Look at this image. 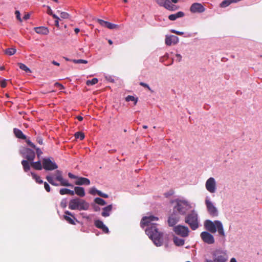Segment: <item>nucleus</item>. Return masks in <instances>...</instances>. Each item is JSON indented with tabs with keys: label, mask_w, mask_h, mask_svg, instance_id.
<instances>
[{
	"label": "nucleus",
	"mask_w": 262,
	"mask_h": 262,
	"mask_svg": "<svg viewBox=\"0 0 262 262\" xmlns=\"http://www.w3.org/2000/svg\"><path fill=\"white\" fill-rule=\"evenodd\" d=\"M57 165H43V168L46 170H52L57 168Z\"/></svg>",
	"instance_id": "b1692460"
},
{
	"label": "nucleus",
	"mask_w": 262,
	"mask_h": 262,
	"mask_svg": "<svg viewBox=\"0 0 262 262\" xmlns=\"http://www.w3.org/2000/svg\"><path fill=\"white\" fill-rule=\"evenodd\" d=\"M99 190H97L95 188H92L91 189L90 191V193L92 195H95L96 194H98V191Z\"/></svg>",
	"instance_id": "de8ad7c7"
},
{
	"label": "nucleus",
	"mask_w": 262,
	"mask_h": 262,
	"mask_svg": "<svg viewBox=\"0 0 262 262\" xmlns=\"http://www.w3.org/2000/svg\"><path fill=\"white\" fill-rule=\"evenodd\" d=\"M29 17H30V14L29 13H27V14H25V15L23 17V19L24 20H27V19H29Z\"/></svg>",
	"instance_id": "0e129e2a"
},
{
	"label": "nucleus",
	"mask_w": 262,
	"mask_h": 262,
	"mask_svg": "<svg viewBox=\"0 0 262 262\" xmlns=\"http://www.w3.org/2000/svg\"><path fill=\"white\" fill-rule=\"evenodd\" d=\"M72 61L75 63H88V61L84 59H73Z\"/></svg>",
	"instance_id": "c9c22d12"
},
{
	"label": "nucleus",
	"mask_w": 262,
	"mask_h": 262,
	"mask_svg": "<svg viewBox=\"0 0 262 262\" xmlns=\"http://www.w3.org/2000/svg\"><path fill=\"white\" fill-rule=\"evenodd\" d=\"M47 180L52 185L54 186H57L58 185L54 182L53 179L52 177L50 176H47L46 177Z\"/></svg>",
	"instance_id": "e433bc0d"
},
{
	"label": "nucleus",
	"mask_w": 262,
	"mask_h": 262,
	"mask_svg": "<svg viewBox=\"0 0 262 262\" xmlns=\"http://www.w3.org/2000/svg\"><path fill=\"white\" fill-rule=\"evenodd\" d=\"M89 204L83 200L76 198L70 201L69 208L71 210H87Z\"/></svg>",
	"instance_id": "20e7f679"
},
{
	"label": "nucleus",
	"mask_w": 262,
	"mask_h": 262,
	"mask_svg": "<svg viewBox=\"0 0 262 262\" xmlns=\"http://www.w3.org/2000/svg\"><path fill=\"white\" fill-rule=\"evenodd\" d=\"M176 56L177 57L176 60L178 61V62H180L181 60L182 56L179 54H176Z\"/></svg>",
	"instance_id": "052dcab7"
},
{
	"label": "nucleus",
	"mask_w": 262,
	"mask_h": 262,
	"mask_svg": "<svg viewBox=\"0 0 262 262\" xmlns=\"http://www.w3.org/2000/svg\"><path fill=\"white\" fill-rule=\"evenodd\" d=\"M77 185H89L90 184V181L89 179L83 177H77L76 181L75 182Z\"/></svg>",
	"instance_id": "f3484780"
},
{
	"label": "nucleus",
	"mask_w": 262,
	"mask_h": 262,
	"mask_svg": "<svg viewBox=\"0 0 262 262\" xmlns=\"http://www.w3.org/2000/svg\"><path fill=\"white\" fill-rule=\"evenodd\" d=\"M76 118L80 121H81L83 120V117L81 116H77Z\"/></svg>",
	"instance_id": "774afa93"
},
{
	"label": "nucleus",
	"mask_w": 262,
	"mask_h": 262,
	"mask_svg": "<svg viewBox=\"0 0 262 262\" xmlns=\"http://www.w3.org/2000/svg\"><path fill=\"white\" fill-rule=\"evenodd\" d=\"M20 154L25 159L21 161V164H41L39 161L33 162L35 157V154L33 150L30 148L23 147L20 150Z\"/></svg>",
	"instance_id": "7ed1b4c3"
},
{
	"label": "nucleus",
	"mask_w": 262,
	"mask_h": 262,
	"mask_svg": "<svg viewBox=\"0 0 262 262\" xmlns=\"http://www.w3.org/2000/svg\"><path fill=\"white\" fill-rule=\"evenodd\" d=\"M190 208L191 206L187 202L179 200L177 201L174 210L177 211L180 214H185Z\"/></svg>",
	"instance_id": "423d86ee"
},
{
	"label": "nucleus",
	"mask_w": 262,
	"mask_h": 262,
	"mask_svg": "<svg viewBox=\"0 0 262 262\" xmlns=\"http://www.w3.org/2000/svg\"><path fill=\"white\" fill-rule=\"evenodd\" d=\"M47 13L49 15H51L52 14L53 12H52V9H51L50 7L48 6V11H47Z\"/></svg>",
	"instance_id": "e2e57ef3"
},
{
	"label": "nucleus",
	"mask_w": 262,
	"mask_h": 262,
	"mask_svg": "<svg viewBox=\"0 0 262 262\" xmlns=\"http://www.w3.org/2000/svg\"><path fill=\"white\" fill-rule=\"evenodd\" d=\"M158 220V217L154 215L144 216L141 221L140 226L142 228L148 227L145 230L146 233L157 246H160L163 243V233L159 231L158 224L152 223Z\"/></svg>",
	"instance_id": "f257e3e1"
},
{
	"label": "nucleus",
	"mask_w": 262,
	"mask_h": 262,
	"mask_svg": "<svg viewBox=\"0 0 262 262\" xmlns=\"http://www.w3.org/2000/svg\"><path fill=\"white\" fill-rule=\"evenodd\" d=\"M19 68L26 72H31V70L25 64L22 63H18Z\"/></svg>",
	"instance_id": "a878e982"
},
{
	"label": "nucleus",
	"mask_w": 262,
	"mask_h": 262,
	"mask_svg": "<svg viewBox=\"0 0 262 262\" xmlns=\"http://www.w3.org/2000/svg\"><path fill=\"white\" fill-rule=\"evenodd\" d=\"M184 16V13L182 11H179L175 14H170L168 16V18L170 20H174L176 19L182 17Z\"/></svg>",
	"instance_id": "412c9836"
},
{
	"label": "nucleus",
	"mask_w": 262,
	"mask_h": 262,
	"mask_svg": "<svg viewBox=\"0 0 262 262\" xmlns=\"http://www.w3.org/2000/svg\"><path fill=\"white\" fill-rule=\"evenodd\" d=\"M59 19H56L55 20V25L57 27H59Z\"/></svg>",
	"instance_id": "338daca9"
},
{
	"label": "nucleus",
	"mask_w": 262,
	"mask_h": 262,
	"mask_svg": "<svg viewBox=\"0 0 262 262\" xmlns=\"http://www.w3.org/2000/svg\"><path fill=\"white\" fill-rule=\"evenodd\" d=\"M125 100L126 101H127V102H129V101H134V104H135V105H136L137 102V101H138V99L137 98H135L133 96L128 95V96H127L126 97Z\"/></svg>",
	"instance_id": "2f4dec72"
},
{
	"label": "nucleus",
	"mask_w": 262,
	"mask_h": 262,
	"mask_svg": "<svg viewBox=\"0 0 262 262\" xmlns=\"http://www.w3.org/2000/svg\"><path fill=\"white\" fill-rule=\"evenodd\" d=\"M36 141L40 145L43 144V139L41 136H37L36 137Z\"/></svg>",
	"instance_id": "c03bdc74"
},
{
	"label": "nucleus",
	"mask_w": 262,
	"mask_h": 262,
	"mask_svg": "<svg viewBox=\"0 0 262 262\" xmlns=\"http://www.w3.org/2000/svg\"><path fill=\"white\" fill-rule=\"evenodd\" d=\"M44 187L47 192L50 191V187L47 182L44 183Z\"/></svg>",
	"instance_id": "603ef678"
},
{
	"label": "nucleus",
	"mask_w": 262,
	"mask_h": 262,
	"mask_svg": "<svg viewBox=\"0 0 262 262\" xmlns=\"http://www.w3.org/2000/svg\"><path fill=\"white\" fill-rule=\"evenodd\" d=\"M42 164H55L54 162L53 161V158L51 157H48L46 158H44L42 161Z\"/></svg>",
	"instance_id": "7c9ffc66"
},
{
	"label": "nucleus",
	"mask_w": 262,
	"mask_h": 262,
	"mask_svg": "<svg viewBox=\"0 0 262 262\" xmlns=\"http://www.w3.org/2000/svg\"><path fill=\"white\" fill-rule=\"evenodd\" d=\"M54 85L59 88V90H62L64 89V86L58 82H56Z\"/></svg>",
	"instance_id": "5fc2aeb1"
},
{
	"label": "nucleus",
	"mask_w": 262,
	"mask_h": 262,
	"mask_svg": "<svg viewBox=\"0 0 262 262\" xmlns=\"http://www.w3.org/2000/svg\"><path fill=\"white\" fill-rule=\"evenodd\" d=\"M206 188L210 193H214L216 190V183L213 178H209L206 182Z\"/></svg>",
	"instance_id": "1a4fd4ad"
},
{
	"label": "nucleus",
	"mask_w": 262,
	"mask_h": 262,
	"mask_svg": "<svg viewBox=\"0 0 262 262\" xmlns=\"http://www.w3.org/2000/svg\"><path fill=\"white\" fill-rule=\"evenodd\" d=\"M200 235L204 242L208 244H212L214 243L213 235L209 232L206 231L202 232Z\"/></svg>",
	"instance_id": "9d476101"
},
{
	"label": "nucleus",
	"mask_w": 262,
	"mask_h": 262,
	"mask_svg": "<svg viewBox=\"0 0 262 262\" xmlns=\"http://www.w3.org/2000/svg\"><path fill=\"white\" fill-rule=\"evenodd\" d=\"M31 175L34 179L35 180L36 182L38 184H42L43 183L42 180H41V178L39 176H37L33 172H31Z\"/></svg>",
	"instance_id": "cd10ccee"
},
{
	"label": "nucleus",
	"mask_w": 262,
	"mask_h": 262,
	"mask_svg": "<svg viewBox=\"0 0 262 262\" xmlns=\"http://www.w3.org/2000/svg\"><path fill=\"white\" fill-rule=\"evenodd\" d=\"M179 219L180 217L178 215L176 214H171L167 221L168 225L171 227L174 226L178 223Z\"/></svg>",
	"instance_id": "2eb2a0df"
},
{
	"label": "nucleus",
	"mask_w": 262,
	"mask_h": 262,
	"mask_svg": "<svg viewBox=\"0 0 262 262\" xmlns=\"http://www.w3.org/2000/svg\"><path fill=\"white\" fill-rule=\"evenodd\" d=\"M205 204L206 205L207 210L212 216L217 215V210L215 207L213 205V203L208 199H206Z\"/></svg>",
	"instance_id": "9b49d317"
},
{
	"label": "nucleus",
	"mask_w": 262,
	"mask_h": 262,
	"mask_svg": "<svg viewBox=\"0 0 262 262\" xmlns=\"http://www.w3.org/2000/svg\"><path fill=\"white\" fill-rule=\"evenodd\" d=\"M190 10L192 13H202L205 9L201 4L196 3L191 5Z\"/></svg>",
	"instance_id": "ddd939ff"
},
{
	"label": "nucleus",
	"mask_w": 262,
	"mask_h": 262,
	"mask_svg": "<svg viewBox=\"0 0 262 262\" xmlns=\"http://www.w3.org/2000/svg\"><path fill=\"white\" fill-rule=\"evenodd\" d=\"M65 215H63V219L69 224L71 225H76V222H78L77 220L74 217L73 214L69 211L64 212Z\"/></svg>",
	"instance_id": "f8f14e48"
},
{
	"label": "nucleus",
	"mask_w": 262,
	"mask_h": 262,
	"mask_svg": "<svg viewBox=\"0 0 262 262\" xmlns=\"http://www.w3.org/2000/svg\"><path fill=\"white\" fill-rule=\"evenodd\" d=\"M16 52V50L14 48H8L5 50V53L8 55H13Z\"/></svg>",
	"instance_id": "393cba45"
},
{
	"label": "nucleus",
	"mask_w": 262,
	"mask_h": 262,
	"mask_svg": "<svg viewBox=\"0 0 262 262\" xmlns=\"http://www.w3.org/2000/svg\"><path fill=\"white\" fill-rule=\"evenodd\" d=\"M56 172L57 173V176H56V180L58 181H60V180H62V177L61 175V173L59 171L57 170Z\"/></svg>",
	"instance_id": "79ce46f5"
},
{
	"label": "nucleus",
	"mask_w": 262,
	"mask_h": 262,
	"mask_svg": "<svg viewBox=\"0 0 262 262\" xmlns=\"http://www.w3.org/2000/svg\"><path fill=\"white\" fill-rule=\"evenodd\" d=\"M185 222L192 230H196L199 226L198 214L194 210L192 211L185 216Z\"/></svg>",
	"instance_id": "39448f33"
},
{
	"label": "nucleus",
	"mask_w": 262,
	"mask_h": 262,
	"mask_svg": "<svg viewBox=\"0 0 262 262\" xmlns=\"http://www.w3.org/2000/svg\"><path fill=\"white\" fill-rule=\"evenodd\" d=\"M74 193H75V192H74V191L68 189V194H70L71 195H74Z\"/></svg>",
	"instance_id": "69168bd1"
},
{
	"label": "nucleus",
	"mask_w": 262,
	"mask_h": 262,
	"mask_svg": "<svg viewBox=\"0 0 262 262\" xmlns=\"http://www.w3.org/2000/svg\"><path fill=\"white\" fill-rule=\"evenodd\" d=\"M84 137H85V136H84V133L80 132H76L75 134V138L79 139L80 140H82L84 138Z\"/></svg>",
	"instance_id": "c756f323"
},
{
	"label": "nucleus",
	"mask_w": 262,
	"mask_h": 262,
	"mask_svg": "<svg viewBox=\"0 0 262 262\" xmlns=\"http://www.w3.org/2000/svg\"><path fill=\"white\" fill-rule=\"evenodd\" d=\"M68 189L62 188L60 190L59 193L61 195L68 194Z\"/></svg>",
	"instance_id": "a18cd8bd"
},
{
	"label": "nucleus",
	"mask_w": 262,
	"mask_h": 262,
	"mask_svg": "<svg viewBox=\"0 0 262 262\" xmlns=\"http://www.w3.org/2000/svg\"><path fill=\"white\" fill-rule=\"evenodd\" d=\"M172 2L170 0H166L164 5V8L167 10L171 11H174L179 9V7L174 5L171 3Z\"/></svg>",
	"instance_id": "dca6fc26"
},
{
	"label": "nucleus",
	"mask_w": 262,
	"mask_h": 262,
	"mask_svg": "<svg viewBox=\"0 0 262 262\" xmlns=\"http://www.w3.org/2000/svg\"><path fill=\"white\" fill-rule=\"evenodd\" d=\"M179 41V38L175 35L166 36L165 43L167 46H171L177 44Z\"/></svg>",
	"instance_id": "4468645a"
},
{
	"label": "nucleus",
	"mask_w": 262,
	"mask_h": 262,
	"mask_svg": "<svg viewBox=\"0 0 262 262\" xmlns=\"http://www.w3.org/2000/svg\"><path fill=\"white\" fill-rule=\"evenodd\" d=\"M174 232L177 235L186 237L189 235V230L187 227L182 225H178L174 227Z\"/></svg>",
	"instance_id": "0eeeda50"
},
{
	"label": "nucleus",
	"mask_w": 262,
	"mask_h": 262,
	"mask_svg": "<svg viewBox=\"0 0 262 262\" xmlns=\"http://www.w3.org/2000/svg\"><path fill=\"white\" fill-rule=\"evenodd\" d=\"M15 14L16 15V17L18 20H19L20 21H22V19L20 18V14L19 11L17 10L15 11Z\"/></svg>",
	"instance_id": "8fccbe9b"
},
{
	"label": "nucleus",
	"mask_w": 262,
	"mask_h": 262,
	"mask_svg": "<svg viewBox=\"0 0 262 262\" xmlns=\"http://www.w3.org/2000/svg\"><path fill=\"white\" fill-rule=\"evenodd\" d=\"M171 32L172 33H175L177 35H182L184 34V32H180V31H176L175 30H171Z\"/></svg>",
	"instance_id": "3c124183"
},
{
	"label": "nucleus",
	"mask_w": 262,
	"mask_h": 262,
	"mask_svg": "<svg viewBox=\"0 0 262 262\" xmlns=\"http://www.w3.org/2000/svg\"><path fill=\"white\" fill-rule=\"evenodd\" d=\"M60 182L61 185L64 186H71L72 185L69 183V182L62 178V180H60L59 181Z\"/></svg>",
	"instance_id": "f704fd0d"
},
{
	"label": "nucleus",
	"mask_w": 262,
	"mask_h": 262,
	"mask_svg": "<svg viewBox=\"0 0 262 262\" xmlns=\"http://www.w3.org/2000/svg\"><path fill=\"white\" fill-rule=\"evenodd\" d=\"M24 170L27 172L30 169L31 165H23Z\"/></svg>",
	"instance_id": "13d9d810"
},
{
	"label": "nucleus",
	"mask_w": 262,
	"mask_h": 262,
	"mask_svg": "<svg viewBox=\"0 0 262 262\" xmlns=\"http://www.w3.org/2000/svg\"><path fill=\"white\" fill-rule=\"evenodd\" d=\"M106 27L110 29H118L119 26L118 25L112 24L111 23L107 21Z\"/></svg>",
	"instance_id": "c85d7f7f"
},
{
	"label": "nucleus",
	"mask_w": 262,
	"mask_h": 262,
	"mask_svg": "<svg viewBox=\"0 0 262 262\" xmlns=\"http://www.w3.org/2000/svg\"><path fill=\"white\" fill-rule=\"evenodd\" d=\"M34 30L37 34L42 35H47L49 32L48 28L45 27H35Z\"/></svg>",
	"instance_id": "a211bd4d"
},
{
	"label": "nucleus",
	"mask_w": 262,
	"mask_h": 262,
	"mask_svg": "<svg viewBox=\"0 0 262 262\" xmlns=\"http://www.w3.org/2000/svg\"><path fill=\"white\" fill-rule=\"evenodd\" d=\"M26 140V142L27 143V144L30 146L31 147L33 148H35V145L34 144H33L29 139H27Z\"/></svg>",
	"instance_id": "4c0bfd02"
},
{
	"label": "nucleus",
	"mask_w": 262,
	"mask_h": 262,
	"mask_svg": "<svg viewBox=\"0 0 262 262\" xmlns=\"http://www.w3.org/2000/svg\"><path fill=\"white\" fill-rule=\"evenodd\" d=\"M7 85V82L5 79H3L1 82V86L2 88H4Z\"/></svg>",
	"instance_id": "864d4df0"
},
{
	"label": "nucleus",
	"mask_w": 262,
	"mask_h": 262,
	"mask_svg": "<svg viewBox=\"0 0 262 262\" xmlns=\"http://www.w3.org/2000/svg\"><path fill=\"white\" fill-rule=\"evenodd\" d=\"M95 202L100 205H104L106 204V202L103 199L100 198H96L95 199Z\"/></svg>",
	"instance_id": "473e14b6"
},
{
	"label": "nucleus",
	"mask_w": 262,
	"mask_h": 262,
	"mask_svg": "<svg viewBox=\"0 0 262 262\" xmlns=\"http://www.w3.org/2000/svg\"><path fill=\"white\" fill-rule=\"evenodd\" d=\"M60 17L62 18L67 19V18H69V14L68 13L65 12H61L60 13Z\"/></svg>",
	"instance_id": "58836bf2"
},
{
	"label": "nucleus",
	"mask_w": 262,
	"mask_h": 262,
	"mask_svg": "<svg viewBox=\"0 0 262 262\" xmlns=\"http://www.w3.org/2000/svg\"><path fill=\"white\" fill-rule=\"evenodd\" d=\"M34 149L36 150V152L38 157H39L42 154V152L39 148H37L35 146V148Z\"/></svg>",
	"instance_id": "6e6d98bb"
},
{
	"label": "nucleus",
	"mask_w": 262,
	"mask_h": 262,
	"mask_svg": "<svg viewBox=\"0 0 262 262\" xmlns=\"http://www.w3.org/2000/svg\"><path fill=\"white\" fill-rule=\"evenodd\" d=\"M75 193L80 197H83L85 193L84 189L81 187H75L74 188Z\"/></svg>",
	"instance_id": "4be33fe9"
},
{
	"label": "nucleus",
	"mask_w": 262,
	"mask_h": 262,
	"mask_svg": "<svg viewBox=\"0 0 262 262\" xmlns=\"http://www.w3.org/2000/svg\"><path fill=\"white\" fill-rule=\"evenodd\" d=\"M100 229L105 233L109 232L108 228L104 224L101 227Z\"/></svg>",
	"instance_id": "37998d69"
},
{
	"label": "nucleus",
	"mask_w": 262,
	"mask_h": 262,
	"mask_svg": "<svg viewBox=\"0 0 262 262\" xmlns=\"http://www.w3.org/2000/svg\"><path fill=\"white\" fill-rule=\"evenodd\" d=\"M112 210V205H109L106 207H104L102 209L101 215L104 217L108 216L110 214V212Z\"/></svg>",
	"instance_id": "aec40b11"
},
{
	"label": "nucleus",
	"mask_w": 262,
	"mask_h": 262,
	"mask_svg": "<svg viewBox=\"0 0 262 262\" xmlns=\"http://www.w3.org/2000/svg\"><path fill=\"white\" fill-rule=\"evenodd\" d=\"M68 176H69V178H70L71 179H77V177H76V176L73 174L71 173H68Z\"/></svg>",
	"instance_id": "680f3d73"
},
{
	"label": "nucleus",
	"mask_w": 262,
	"mask_h": 262,
	"mask_svg": "<svg viewBox=\"0 0 262 262\" xmlns=\"http://www.w3.org/2000/svg\"><path fill=\"white\" fill-rule=\"evenodd\" d=\"M98 79L96 78H94L91 80H87L86 82V84L88 85H94V84H96L97 83H98Z\"/></svg>",
	"instance_id": "bb28decb"
},
{
	"label": "nucleus",
	"mask_w": 262,
	"mask_h": 262,
	"mask_svg": "<svg viewBox=\"0 0 262 262\" xmlns=\"http://www.w3.org/2000/svg\"><path fill=\"white\" fill-rule=\"evenodd\" d=\"M214 262H226L228 257L226 253L221 250H216L213 254Z\"/></svg>",
	"instance_id": "6e6552de"
},
{
	"label": "nucleus",
	"mask_w": 262,
	"mask_h": 262,
	"mask_svg": "<svg viewBox=\"0 0 262 262\" xmlns=\"http://www.w3.org/2000/svg\"><path fill=\"white\" fill-rule=\"evenodd\" d=\"M184 239L180 238L178 237L175 236L173 237V242L177 246H183L184 244Z\"/></svg>",
	"instance_id": "5701e85b"
},
{
	"label": "nucleus",
	"mask_w": 262,
	"mask_h": 262,
	"mask_svg": "<svg viewBox=\"0 0 262 262\" xmlns=\"http://www.w3.org/2000/svg\"><path fill=\"white\" fill-rule=\"evenodd\" d=\"M166 0H157V4L161 7H164Z\"/></svg>",
	"instance_id": "49530a36"
},
{
	"label": "nucleus",
	"mask_w": 262,
	"mask_h": 262,
	"mask_svg": "<svg viewBox=\"0 0 262 262\" xmlns=\"http://www.w3.org/2000/svg\"><path fill=\"white\" fill-rule=\"evenodd\" d=\"M13 133L16 138L23 140L26 139V136L23 134L21 130L14 128L13 129Z\"/></svg>",
	"instance_id": "6ab92c4d"
},
{
	"label": "nucleus",
	"mask_w": 262,
	"mask_h": 262,
	"mask_svg": "<svg viewBox=\"0 0 262 262\" xmlns=\"http://www.w3.org/2000/svg\"><path fill=\"white\" fill-rule=\"evenodd\" d=\"M140 85H141V86H144L145 88H147L149 90H150V89L149 86H148V85L147 84L145 83H144L143 82H141L140 83Z\"/></svg>",
	"instance_id": "bf43d9fd"
},
{
	"label": "nucleus",
	"mask_w": 262,
	"mask_h": 262,
	"mask_svg": "<svg viewBox=\"0 0 262 262\" xmlns=\"http://www.w3.org/2000/svg\"><path fill=\"white\" fill-rule=\"evenodd\" d=\"M60 206L64 208L67 207V202L66 200H62L60 203Z\"/></svg>",
	"instance_id": "4d7b16f0"
},
{
	"label": "nucleus",
	"mask_w": 262,
	"mask_h": 262,
	"mask_svg": "<svg viewBox=\"0 0 262 262\" xmlns=\"http://www.w3.org/2000/svg\"><path fill=\"white\" fill-rule=\"evenodd\" d=\"M204 226L205 228L211 233H215L217 231L221 236H225V235L222 223L219 221L212 222L210 220H206L205 222Z\"/></svg>",
	"instance_id": "f03ea898"
},
{
	"label": "nucleus",
	"mask_w": 262,
	"mask_h": 262,
	"mask_svg": "<svg viewBox=\"0 0 262 262\" xmlns=\"http://www.w3.org/2000/svg\"><path fill=\"white\" fill-rule=\"evenodd\" d=\"M94 224L95 226L99 229H100L101 227L104 225L103 222L99 220H96L95 221Z\"/></svg>",
	"instance_id": "72a5a7b5"
},
{
	"label": "nucleus",
	"mask_w": 262,
	"mask_h": 262,
	"mask_svg": "<svg viewBox=\"0 0 262 262\" xmlns=\"http://www.w3.org/2000/svg\"><path fill=\"white\" fill-rule=\"evenodd\" d=\"M31 166L35 170H41L43 168V165H31Z\"/></svg>",
	"instance_id": "ea45409f"
},
{
	"label": "nucleus",
	"mask_w": 262,
	"mask_h": 262,
	"mask_svg": "<svg viewBox=\"0 0 262 262\" xmlns=\"http://www.w3.org/2000/svg\"><path fill=\"white\" fill-rule=\"evenodd\" d=\"M97 21L99 23V24L101 25L102 26H104L106 27V24L107 23V21H104L102 19H98Z\"/></svg>",
	"instance_id": "a19ab883"
},
{
	"label": "nucleus",
	"mask_w": 262,
	"mask_h": 262,
	"mask_svg": "<svg viewBox=\"0 0 262 262\" xmlns=\"http://www.w3.org/2000/svg\"><path fill=\"white\" fill-rule=\"evenodd\" d=\"M97 194L98 195L100 196H102V197L104 198H107L108 196L107 194L103 193H102L100 191H98V194Z\"/></svg>",
	"instance_id": "09e8293b"
}]
</instances>
